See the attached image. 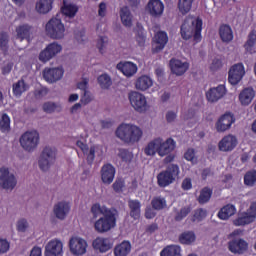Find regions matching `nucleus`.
I'll return each mask as SVG.
<instances>
[{
  "label": "nucleus",
  "instance_id": "603ef678",
  "mask_svg": "<svg viewBox=\"0 0 256 256\" xmlns=\"http://www.w3.org/2000/svg\"><path fill=\"white\" fill-rule=\"evenodd\" d=\"M212 193H213V191H211V189H209V188L202 189L200 192V196L198 198L199 203H201V204L207 203L209 201V199H211Z\"/></svg>",
  "mask_w": 256,
  "mask_h": 256
},
{
  "label": "nucleus",
  "instance_id": "4c0bfd02",
  "mask_svg": "<svg viewBox=\"0 0 256 256\" xmlns=\"http://www.w3.org/2000/svg\"><path fill=\"white\" fill-rule=\"evenodd\" d=\"M131 253V242L123 241L114 248L115 256H127Z\"/></svg>",
  "mask_w": 256,
  "mask_h": 256
},
{
  "label": "nucleus",
  "instance_id": "a211bd4d",
  "mask_svg": "<svg viewBox=\"0 0 256 256\" xmlns=\"http://www.w3.org/2000/svg\"><path fill=\"white\" fill-rule=\"evenodd\" d=\"M145 11L150 17L159 19L165 12V4L161 0H149L145 7Z\"/></svg>",
  "mask_w": 256,
  "mask_h": 256
},
{
  "label": "nucleus",
  "instance_id": "4be33fe9",
  "mask_svg": "<svg viewBox=\"0 0 256 256\" xmlns=\"http://www.w3.org/2000/svg\"><path fill=\"white\" fill-rule=\"evenodd\" d=\"M225 95H227V87L221 84L216 87L210 88L206 92V99L207 101H209V103H217V101H220V99H223Z\"/></svg>",
  "mask_w": 256,
  "mask_h": 256
},
{
  "label": "nucleus",
  "instance_id": "c85d7f7f",
  "mask_svg": "<svg viewBox=\"0 0 256 256\" xmlns=\"http://www.w3.org/2000/svg\"><path fill=\"white\" fill-rule=\"evenodd\" d=\"M62 15H65L68 19H73L79 13V6L73 2L67 0L63 1V6L61 8Z\"/></svg>",
  "mask_w": 256,
  "mask_h": 256
},
{
  "label": "nucleus",
  "instance_id": "79ce46f5",
  "mask_svg": "<svg viewBox=\"0 0 256 256\" xmlns=\"http://www.w3.org/2000/svg\"><path fill=\"white\" fill-rule=\"evenodd\" d=\"M98 85L102 89H109L113 85V80L111 79V76L109 74L104 73L97 78Z\"/></svg>",
  "mask_w": 256,
  "mask_h": 256
},
{
  "label": "nucleus",
  "instance_id": "680f3d73",
  "mask_svg": "<svg viewBox=\"0 0 256 256\" xmlns=\"http://www.w3.org/2000/svg\"><path fill=\"white\" fill-rule=\"evenodd\" d=\"M12 70H13L12 62L6 61L1 66L2 75H9V73H11Z\"/></svg>",
  "mask_w": 256,
  "mask_h": 256
},
{
  "label": "nucleus",
  "instance_id": "473e14b6",
  "mask_svg": "<svg viewBox=\"0 0 256 256\" xmlns=\"http://www.w3.org/2000/svg\"><path fill=\"white\" fill-rule=\"evenodd\" d=\"M120 19L124 27H133V14H131L129 7L123 6L120 9Z\"/></svg>",
  "mask_w": 256,
  "mask_h": 256
},
{
  "label": "nucleus",
  "instance_id": "c756f323",
  "mask_svg": "<svg viewBox=\"0 0 256 256\" xmlns=\"http://www.w3.org/2000/svg\"><path fill=\"white\" fill-rule=\"evenodd\" d=\"M54 0H37L35 3V11L38 15H47L53 10Z\"/></svg>",
  "mask_w": 256,
  "mask_h": 256
},
{
  "label": "nucleus",
  "instance_id": "774afa93",
  "mask_svg": "<svg viewBox=\"0 0 256 256\" xmlns=\"http://www.w3.org/2000/svg\"><path fill=\"white\" fill-rule=\"evenodd\" d=\"M9 242L6 239H0V255L9 251Z\"/></svg>",
  "mask_w": 256,
  "mask_h": 256
},
{
  "label": "nucleus",
  "instance_id": "3c124183",
  "mask_svg": "<svg viewBox=\"0 0 256 256\" xmlns=\"http://www.w3.org/2000/svg\"><path fill=\"white\" fill-rule=\"evenodd\" d=\"M107 43H109V40L107 39V37H100L97 40L96 47L99 53H101V55H104V53H107Z\"/></svg>",
  "mask_w": 256,
  "mask_h": 256
},
{
  "label": "nucleus",
  "instance_id": "f704fd0d",
  "mask_svg": "<svg viewBox=\"0 0 256 256\" xmlns=\"http://www.w3.org/2000/svg\"><path fill=\"white\" fill-rule=\"evenodd\" d=\"M178 241L181 245H193L197 241V236L193 231H185L179 235Z\"/></svg>",
  "mask_w": 256,
  "mask_h": 256
},
{
  "label": "nucleus",
  "instance_id": "49530a36",
  "mask_svg": "<svg viewBox=\"0 0 256 256\" xmlns=\"http://www.w3.org/2000/svg\"><path fill=\"white\" fill-rule=\"evenodd\" d=\"M193 6V0H179L178 9L182 15H186L191 11V7Z\"/></svg>",
  "mask_w": 256,
  "mask_h": 256
},
{
  "label": "nucleus",
  "instance_id": "052dcab7",
  "mask_svg": "<svg viewBox=\"0 0 256 256\" xmlns=\"http://www.w3.org/2000/svg\"><path fill=\"white\" fill-rule=\"evenodd\" d=\"M42 109L45 113H55V111H57V104L53 102H46L43 104Z\"/></svg>",
  "mask_w": 256,
  "mask_h": 256
},
{
  "label": "nucleus",
  "instance_id": "69168bd1",
  "mask_svg": "<svg viewBox=\"0 0 256 256\" xmlns=\"http://www.w3.org/2000/svg\"><path fill=\"white\" fill-rule=\"evenodd\" d=\"M76 145L79 147V149H81L84 155H89L90 148L87 146V142L85 140H77Z\"/></svg>",
  "mask_w": 256,
  "mask_h": 256
},
{
  "label": "nucleus",
  "instance_id": "aec40b11",
  "mask_svg": "<svg viewBox=\"0 0 256 256\" xmlns=\"http://www.w3.org/2000/svg\"><path fill=\"white\" fill-rule=\"evenodd\" d=\"M239 145V139L233 134L225 135L218 143L219 151L222 153H229Z\"/></svg>",
  "mask_w": 256,
  "mask_h": 256
},
{
  "label": "nucleus",
  "instance_id": "a878e982",
  "mask_svg": "<svg viewBox=\"0 0 256 256\" xmlns=\"http://www.w3.org/2000/svg\"><path fill=\"white\" fill-rule=\"evenodd\" d=\"M170 70L173 75L176 77H181L185 75L187 71H189V64L187 61H181L179 59H171L170 60Z\"/></svg>",
  "mask_w": 256,
  "mask_h": 256
},
{
  "label": "nucleus",
  "instance_id": "c9c22d12",
  "mask_svg": "<svg viewBox=\"0 0 256 256\" xmlns=\"http://www.w3.org/2000/svg\"><path fill=\"white\" fill-rule=\"evenodd\" d=\"M219 35L223 43H231L233 41V29L229 25L220 26Z\"/></svg>",
  "mask_w": 256,
  "mask_h": 256
},
{
  "label": "nucleus",
  "instance_id": "c03bdc74",
  "mask_svg": "<svg viewBox=\"0 0 256 256\" xmlns=\"http://www.w3.org/2000/svg\"><path fill=\"white\" fill-rule=\"evenodd\" d=\"M110 211L111 209H108L105 206H101V204H94L91 207V213L95 218H97L100 215H107V213H109Z\"/></svg>",
  "mask_w": 256,
  "mask_h": 256
},
{
  "label": "nucleus",
  "instance_id": "e433bc0d",
  "mask_svg": "<svg viewBox=\"0 0 256 256\" xmlns=\"http://www.w3.org/2000/svg\"><path fill=\"white\" fill-rule=\"evenodd\" d=\"M128 207L132 219L137 220L141 217V202L139 200H129Z\"/></svg>",
  "mask_w": 256,
  "mask_h": 256
},
{
  "label": "nucleus",
  "instance_id": "72a5a7b5",
  "mask_svg": "<svg viewBox=\"0 0 256 256\" xmlns=\"http://www.w3.org/2000/svg\"><path fill=\"white\" fill-rule=\"evenodd\" d=\"M31 26L29 24H21L16 27V39L23 41L24 39H29L31 37Z\"/></svg>",
  "mask_w": 256,
  "mask_h": 256
},
{
  "label": "nucleus",
  "instance_id": "ea45409f",
  "mask_svg": "<svg viewBox=\"0 0 256 256\" xmlns=\"http://www.w3.org/2000/svg\"><path fill=\"white\" fill-rule=\"evenodd\" d=\"M0 130L2 133H9L11 131V118L5 113L0 114Z\"/></svg>",
  "mask_w": 256,
  "mask_h": 256
},
{
  "label": "nucleus",
  "instance_id": "cd10ccee",
  "mask_svg": "<svg viewBox=\"0 0 256 256\" xmlns=\"http://www.w3.org/2000/svg\"><path fill=\"white\" fill-rule=\"evenodd\" d=\"M153 87V79L148 75H142L134 81L136 91H149Z\"/></svg>",
  "mask_w": 256,
  "mask_h": 256
},
{
  "label": "nucleus",
  "instance_id": "b1692460",
  "mask_svg": "<svg viewBox=\"0 0 256 256\" xmlns=\"http://www.w3.org/2000/svg\"><path fill=\"white\" fill-rule=\"evenodd\" d=\"M116 69L128 79L135 77V75H137V71H139L137 64L129 61L118 63Z\"/></svg>",
  "mask_w": 256,
  "mask_h": 256
},
{
  "label": "nucleus",
  "instance_id": "412c9836",
  "mask_svg": "<svg viewBox=\"0 0 256 256\" xmlns=\"http://www.w3.org/2000/svg\"><path fill=\"white\" fill-rule=\"evenodd\" d=\"M233 123H235V116H233L231 113H225L216 121L215 129L218 133H225L231 129Z\"/></svg>",
  "mask_w": 256,
  "mask_h": 256
},
{
  "label": "nucleus",
  "instance_id": "dca6fc26",
  "mask_svg": "<svg viewBox=\"0 0 256 256\" xmlns=\"http://www.w3.org/2000/svg\"><path fill=\"white\" fill-rule=\"evenodd\" d=\"M43 79L47 83H57V81H61L63 76L65 75V69L63 66H57L52 68H45L42 72Z\"/></svg>",
  "mask_w": 256,
  "mask_h": 256
},
{
  "label": "nucleus",
  "instance_id": "e2e57ef3",
  "mask_svg": "<svg viewBox=\"0 0 256 256\" xmlns=\"http://www.w3.org/2000/svg\"><path fill=\"white\" fill-rule=\"evenodd\" d=\"M77 89H80V91H87V88L89 87V78H82L77 84Z\"/></svg>",
  "mask_w": 256,
  "mask_h": 256
},
{
  "label": "nucleus",
  "instance_id": "7c9ffc66",
  "mask_svg": "<svg viewBox=\"0 0 256 256\" xmlns=\"http://www.w3.org/2000/svg\"><path fill=\"white\" fill-rule=\"evenodd\" d=\"M236 213L237 207L233 204H227L218 211L217 217L220 218L221 221H229Z\"/></svg>",
  "mask_w": 256,
  "mask_h": 256
},
{
  "label": "nucleus",
  "instance_id": "9d476101",
  "mask_svg": "<svg viewBox=\"0 0 256 256\" xmlns=\"http://www.w3.org/2000/svg\"><path fill=\"white\" fill-rule=\"evenodd\" d=\"M61 53H63V45L59 42H51L39 53V61L49 63L51 59H55Z\"/></svg>",
  "mask_w": 256,
  "mask_h": 256
},
{
  "label": "nucleus",
  "instance_id": "5fc2aeb1",
  "mask_svg": "<svg viewBox=\"0 0 256 256\" xmlns=\"http://www.w3.org/2000/svg\"><path fill=\"white\" fill-rule=\"evenodd\" d=\"M205 217H207V210L198 209L194 212L192 221L199 223L200 221H203V219H205Z\"/></svg>",
  "mask_w": 256,
  "mask_h": 256
},
{
  "label": "nucleus",
  "instance_id": "5701e85b",
  "mask_svg": "<svg viewBox=\"0 0 256 256\" xmlns=\"http://www.w3.org/2000/svg\"><path fill=\"white\" fill-rule=\"evenodd\" d=\"M255 89L253 87H246L242 89L238 95V101L242 107H249L255 99Z\"/></svg>",
  "mask_w": 256,
  "mask_h": 256
},
{
  "label": "nucleus",
  "instance_id": "6e6552de",
  "mask_svg": "<svg viewBox=\"0 0 256 256\" xmlns=\"http://www.w3.org/2000/svg\"><path fill=\"white\" fill-rule=\"evenodd\" d=\"M128 101L137 113H147L151 108L147 101V96L137 90H133L128 93Z\"/></svg>",
  "mask_w": 256,
  "mask_h": 256
},
{
  "label": "nucleus",
  "instance_id": "4d7b16f0",
  "mask_svg": "<svg viewBox=\"0 0 256 256\" xmlns=\"http://www.w3.org/2000/svg\"><path fill=\"white\" fill-rule=\"evenodd\" d=\"M245 185H255L256 183V171H250L248 172L244 177Z\"/></svg>",
  "mask_w": 256,
  "mask_h": 256
},
{
  "label": "nucleus",
  "instance_id": "bf43d9fd",
  "mask_svg": "<svg viewBox=\"0 0 256 256\" xmlns=\"http://www.w3.org/2000/svg\"><path fill=\"white\" fill-rule=\"evenodd\" d=\"M75 39L79 45H85V43H87V34H85L83 30L78 31L75 35Z\"/></svg>",
  "mask_w": 256,
  "mask_h": 256
},
{
  "label": "nucleus",
  "instance_id": "0e129e2a",
  "mask_svg": "<svg viewBox=\"0 0 256 256\" xmlns=\"http://www.w3.org/2000/svg\"><path fill=\"white\" fill-rule=\"evenodd\" d=\"M112 187L116 193H121V191H123V187H125V181H123V179H117L113 183Z\"/></svg>",
  "mask_w": 256,
  "mask_h": 256
},
{
  "label": "nucleus",
  "instance_id": "f257e3e1",
  "mask_svg": "<svg viewBox=\"0 0 256 256\" xmlns=\"http://www.w3.org/2000/svg\"><path fill=\"white\" fill-rule=\"evenodd\" d=\"M177 143L173 138H167L166 140L157 137L147 143L144 148V153L147 157H155L156 154L159 157H165L164 163H171L175 161V155L171 154L175 151Z\"/></svg>",
  "mask_w": 256,
  "mask_h": 256
},
{
  "label": "nucleus",
  "instance_id": "393cba45",
  "mask_svg": "<svg viewBox=\"0 0 256 256\" xmlns=\"http://www.w3.org/2000/svg\"><path fill=\"white\" fill-rule=\"evenodd\" d=\"M169 41V37L166 32L159 31L155 34L152 42V51L153 53H159L165 49V45H167Z\"/></svg>",
  "mask_w": 256,
  "mask_h": 256
},
{
  "label": "nucleus",
  "instance_id": "09e8293b",
  "mask_svg": "<svg viewBox=\"0 0 256 256\" xmlns=\"http://www.w3.org/2000/svg\"><path fill=\"white\" fill-rule=\"evenodd\" d=\"M151 203L153 209H156V211H161V209H165V207H167V201L162 197L154 198Z\"/></svg>",
  "mask_w": 256,
  "mask_h": 256
},
{
  "label": "nucleus",
  "instance_id": "6e6d98bb",
  "mask_svg": "<svg viewBox=\"0 0 256 256\" xmlns=\"http://www.w3.org/2000/svg\"><path fill=\"white\" fill-rule=\"evenodd\" d=\"M184 158L186 159V161H190V163H192V165L197 164V156L195 155V150L194 149H188L185 153H184Z\"/></svg>",
  "mask_w": 256,
  "mask_h": 256
},
{
  "label": "nucleus",
  "instance_id": "f03ea898",
  "mask_svg": "<svg viewBox=\"0 0 256 256\" xmlns=\"http://www.w3.org/2000/svg\"><path fill=\"white\" fill-rule=\"evenodd\" d=\"M117 139L127 145H135L143 139V129L134 123L123 122L115 130Z\"/></svg>",
  "mask_w": 256,
  "mask_h": 256
},
{
  "label": "nucleus",
  "instance_id": "0eeeda50",
  "mask_svg": "<svg viewBox=\"0 0 256 256\" xmlns=\"http://www.w3.org/2000/svg\"><path fill=\"white\" fill-rule=\"evenodd\" d=\"M55 161H57V148L46 146L38 158V167L40 171L47 172L55 165Z\"/></svg>",
  "mask_w": 256,
  "mask_h": 256
},
{
  "label": "nucleus",
  "instance_id": "58836bf2",
  "mask_svg": "<svg viewBox=\"0 0 256 256\" xmlns=\"http://www.w3.org/2000/svg\"><path fill=\"white\" fill-rule=\"evenodd\" d=\"M183 249L180 245H168L161 252V256H181Z\"/></svg>",
  "mask_w": 256,
  "mask_h": 256
},
{
  "label": "nucleus",
  "instance_id": "de8ad7c7",
  "mask_svg": "<svg viewBox=\"0 0 256 256\" xmlns=\"http://www.w3.org/2000/svg\"><path fill=\"white\" fill-rule=\"evenodd\" d=\"M16 231L18 233H27L29 231V221L25 218H20L16 222Z\"/></svg>",
  "mask_w": 256,
  "mask_h": 256
},
{
  "label": "nucleus",
  "instance_id": "2f4dec72",
  "mask_svg": "<svg viewBox=\"0 0 256 256\" xmlns=\"http://www.w3.org/2000/svg\"><path fill=\"white\" fill-rule=\"evenodd\" d=\"M94 249L96 251H100V253H107L113 245L111 244V241L107 238L98 237L96 238L92 243Z\"/></svg>",
  "mask_w": 256,
  "mask_h": 256
},
{
  "label": "nucleus",
  "instance_id": "13d9d810",
  "mask_svg": "<svg viewBox=\"0 0 256 256\" xmlns=\"http://www.w3.org/2000/svg\"><path fill=\"white\" fill-rule=\"evenodd\" d=\"M93 101V95L89 91H84V94L80 98V103L82 105H89Z\"/></svg>",
  "mask_w": 256,
  "mask_h": 256
},
{
  "label": "nucleus",
  "instance_id": "f3484780",
  "mask_svg": "<svg viewBox=\"0 0 256 256\" xmlns=\"http://www.w3.org/2000/svg\"><path fill=\"white\" fill-rule=\"evenodd\" d=\"M63 241L59 238H54L45 245L44 256H63Z\"/></svg>",
  "mask_w": 256,
  "mask_h": 256
},
{
  "label": "nucleus",
  "instance_id": "37998d69",
  "mask_svg": "<svg viewBox=\"0 0 256 256\" xmlns=\"http://www.w3.org/2000/svg\"><path fill=\"white\" fill-rule=\"evenodd\" d=\"M103 155V146L101 145H93L90 147L88 151V160L93 161L95 159V156L101 157Z\"/></svg>",
  "mask_w": 256,
  "mask_h": 256
},
{
  "label": "nucleus",
  "instance_id": "8fccbe9b",
  "mask_svg": "<svg viewBox=\"0 0 256 256\" xmlns=\"http://www.w3.org/2000/svg\"><path fill=\"white\" fill-rule=\"evenodd\" d=\"M9 49V34L6 32L0 33V50L4 53Z\"/></svg>",
  "mask_w": 256,
  "mask_h": 256
},
{
  "label": "nucleus",
  "instance_id": "bb28decb",
  "mask_svg": "<svg viewBox=\"0 0 256 256\" xmlns=\"http://www.w3.org/2000/svg\"><path fill=\"white\" fill-rule=\"evenodd\" d=\"M115 166L111 164H105L100 170L101 181L104 185H111L115 179Z\"/></svg>",
  "mask_w": 256,
  "mask_h": 256
},
{
  "label": "nucleus",
  "instance_id": "4468645a",
  "mask_svg": "<svg viewBox=\"0 0 256 256\" xmlns=\"http://www.w3.org/2000/svg\"><path fill=\"white\" fill-rule=\"evenodd\" d=\"M245 65L241 62L232 65L228 71V83L230 85H239L246 75Z\"/></svg>",
  "mask_w": 256,
  "mask_h": 256
},
{
  "label": "nucleus",
  "instance_id": "ddd939ff",
  "mask_svg": "<svg viewBox=\"0 0 256 256\" xmlns=\"http://www.w3.org/2000/svg\"><path fill=\"white\" fill-rule=\"evenodd\" d=\"M68 247L71 255L82 256L87 253V240L79 236H73L69 239Z\"/></svg>",
  "mask_w": 256,
  "mask_h": 256
},
{
  "label": "nucleus",
  "instance_id": "1a4fd4ad",
  "mask_svg": "<svg viewBox=\"0 0 256 256\" xmlns=\"http://www.w3.org/2000/svg\"><path fill=\"white\" fill-rule=\"evenodd\" d=\"M20 147L28 153H33L39 147L40 136L37 130H30L24 132L19 139Z\"/></svg>",
  "mask_w": 256,
  "mask_h": 256
},
{
  "label": "nucleus",
  "instance_id": "39448f33",
  "mask_svg": "<svg viewBox=\"0 0 256 256\" xmlns=\"http://www.w3.org/2000/svg\"><path fill=\"white\" fill-rule=\"evenodd\" d=\"M180 174L181 169L179 165L169 164L165 170L157 175V184L159 187H169V185H173L179 179Z\"/></svg>",
  "mask_w": 256,
  "mask_h": 256
},
{
  "label": "nucleus",
  "instance_id": "423d86ee",
  "mask_svg": "<svg viewBox=\"0 0 256 256\" xmlns=\"http://www.w3.org/2000/svg\"><path fill=\"white\" fill-rule=\"evenodd\" d=\"M115 227H117V211L115 210H110L94 223V229L97 233H109Z\"/></svg>",
  "mask_w": 256,
  "mask_h": 256
},
{
  "label": "nucleus",
  "instance_id": "f8f14e48",
  "mask_svg": "<svg viewBox=\"0 0 256 256\" xmlns=\"http://www.w3.org/2000/svg\"><path fill=\"white\" fill-rule=\"evenodd\" d=\"M17 187V177L9 168H0V189L4 191H13Z\"/></svg>",
  "mask_w": 256,
  "mask_h": 256
},
{
  "label": "nucleus",
  "instance_id": "7ed1b4c3",
  "mask_svg": "<svg viewBox=\"0 0 256 256\" xmlns=\"http://www.w3.org/2000/svg\"><path fill=\"white\" fill-rule=\"evenodd\" d=\"M201 31H203V20L198 17L188 16L181 26V36L186 41L193 37L195 43H201Z\"/></svg>",
  "mask_w": 256,
  "mask_h": 256
},
{
  "label": "nucleus",
  "instance_id": "2eb2a0df",
  "mask_svg": "<svg viewBox=\"0 0 256 256\" xmlns=\"http://www.w3.org/2000/svg\"><path fill=\"white\" fill-rule=\"evenodd\" d=\"M53 215L59 221H65L71 213V202L69 200H60L56 202L52 209Z\"/></svg>",
  "mask_w": 256,
  "mask_h": 256
},
{
  "label": "nucleus",
  "instance_id": "a19ab883",
  "mask_svg": "<svg viewBox=\"0 0 256 256\" xmlns=\"http://www.w3.org/2000/svg\"><path fill=\"white\" fill-rule=\"evenodd\" d=\"M27 89H29V85H27L23 80H19L13 84V94L15 97H21Z\"/></svg>",
  "mask_w": 256,
  "mask_h": 256
},
{
  "label": "nucleus",
  "instance_id": "20e7f679",
  "mask_svg": "<svg viewBox=\"0 0 256 256\" xmlns=\"http://www.w3.org/2000/svg\"><path fill=\"white\" fill-rule=\"evenodd\" d=\"M67 28L59 16L51 18L45 25V33L50 39L61 41L65 39Z\"/></svg>",
  "mask_w": 256,
  "mask_h": 256
},
{
  "label": "nucleus",
  "instance_id": "338daca9",
  "mask_svg": "<svg viewBox=\"0 0 256 256\" xmlns=\"http://www.w3.org/2000/svg\"><path fill=\"white\" fill-rule=\"evenodd\" d=\"M98 17H107V4L105 2L98 5Z\"/></svg>",
  "mask_w": 256,
  "mask_h": 256
},
{
  "label": "nucleus",
  "instance_id": "9b49d317",
  "mask_svg": "<svg viewBox=\"0 0 256 256\" xmlns=\"http://www.w3.org/2000/svg\"><path fill=\"white\" fill-rule=\"evenodd\" d=\"M256 220V202L250 204L248 209L240 214L233 220L235 227H245V225H251Z\"/></svg>",
  "mask_w": 256,
  "mask_h": 256
},
{
  "label": "nucleus",
  "instance_id": "a18cd8bd",
  "mask_svg": "<svg viewBox=\"0 0 256 256\" xmlns=\"http://www.w3.org/2000/svg\"><path fill=\"white\" fill-rule=\"evenodd\" d=\"M256 33L251 32L248 36V40L244 45V48L248 53H255Z\"/></svg>",
  "mask_w": 256,
  "mask_h": 256
},
{
  "label": "nucleus",
  "instance_id": "864d4df0",
  "mask_svg": "<svg viewBox=\"0 0 256 256\" xmlns=\"http://www.w3.org/2000/svg\"><path fill=\"white\" fill-rule=\"evenodd\" d=\"M118 157H120V159H122V161H124L125 163H131V161L133 160V153L125 149H119Z\"/></svg>",
  "mask_w": 256,
  "mask_h": 256
},
{
  "label": "nucleus",
  "instance_id": "6ab92c4d",
  "mask_svg": "<svg viewBox=\"0 0 256 256\" xmlns=\"http://www.w3.org/2000/svg\"><path fill=\"white\" fill-rule=\"evenodd\" d=\"M228 251L234 255H243L249 251V242L243 238L232 239L228 242Z\"/></svg>",
  "mask_w": 256,
  "mask_h": 256
}]
</instances>
